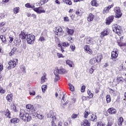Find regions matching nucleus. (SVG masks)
<instances>
[{"mask_svg": "<svg viewBox=\"0 0 126 126\" xmlns=\"http://www.w3.org/2000/svg\"><path fill=\"white\" fill-rule=\"evenodd\" d=\"M114 6V4H112L111 5H109L108 6L106 7L105 8H104L103 11V14H105V13H108L109 12V11L112 7Z\"/></svg>", "mask_w": 126, "mask_h": 126, "instance_id": "obj_12", "label": "nucleus"}, {"mask_svg": "<svg viewBox=\"0 0 126 126\" xmlns=\"http://www.w3.org/2000/svg\"><path fill=\"white\" fill-rule=\"evenodd\" d=\"M41 89L42 90V92H45V91H46V90H47V85H44L42 86Z\"/></svg>", "mask_w": 126, "mask_h": 126, "instance_id": "obj_42", "label": "nucleus"}, {"mask_svg": "<svg viewBox=\"0 0 126 126\" xmlns=\"http://www.w3.org/2000/svg\"><path fill=\"white\" fill-rule=\"evenodd\" d=\"M25 6H26V7H27L28 8H32L33 9H34V8H35L34 6L31 5L30 3H29L26 4Z\"/></svg>", "mask_w": 126, "mask_h": 126, "instance_id": "obj_35", "label": "nucleus"}, {"mask_svg": "<svg viewBox=\"0 0 126 126\" xmlns=\"http://www.w3.org/2000/svg\"><path fill=\"white\" fill-rule=\"evenodd\" d=\"M84 50L86 51L88 54H92V50L89 48V46L86 45L84 47Z\"/></svg>", "mask_w": 126, "mask_h": 126, "instance_id": "obj_25", "label": "nucleus"}, {"mask_svg": "<svg viewBox=\"0 0 126 126\" xmlns=\"http://www.w3.org/2000/svg\"><path fill=\"white\" fill-rule=\"evenodd\" d=\"M19 7H16L13 9V12L15 14H17V13H18L19 12Z\"/></svg>", "mask_w": 126, "mask_h": 126, "instance_id": "obj_34", "label": "nucleus"}, {"mask_svg": "<svg viewBox=\"0 0 126 126\" xmlns=\"http://www.w3.org/2000/svg\"><path fill=\"white\" fill-rule=\"evenodd\" d=\"M118 56H119V54H118V51H112L111 53V57L113 60V59H117L118 58Z\"/></svg>", "mask_w": 126, "mask_h": 126, "instance_id": "obj_16", "label": "nucleus"}, {"mask_svg": "<svg viewBox=\"0 0 126 126\" xmlns=\"http://www.w3.org/2000/svg\"><path fill=\"white\" fill-rule=\"evenodd\" d=\"M107 112L110 115H116L117 114V109L114 107H110L107 110Z\"/></svg>", "mask_w": 126, "mask_h": 126, "instance_id": "obj_9", "label": "nucleus"}, {"mask_svg": "<svg viewBox=\"0 0 126 126\" xmlns=\"http://www.w3.org/2000/svg\"><path fill=\"white\" fill-rule=\"evenodd\" d=\"M4 114L7 118H9V119L11 118V114H10V111H9L8 109H7L4 111Z\"/></svg>", "mask_w": 126, "mask_h": 126, "instance_id": "obj_18", "label": "nucleus"}, {"mask_svg": "<svg viewBox=\"0 0 126 126\" xmlns=\"http://www.w3.org/2000/svg\"><path fill=\"white\" fill-rule=\"evenodd\" d=\"M91 4L93 6H97V1H96V0H93L91 1Z\"/></svg>", "mask_w": 126, "mask_h": 126, "instance_id": "obj_38", "label": "nucleus"}, {"mask_svg": "<svg viewBox=\"0 0 126 126\" xmlns=\"http://www.w3.org/2000/svg\"><path fill=\"white\" fill-rule=\"evenodd\" d=\"M71 118H72V119H76V118H77V114H73L71 116Z\"/></svg>", "mask_w": 126, "mask_h": 126, "instance_id": "obj_61", "label": "nucleus"}, {"mask_svg": "<svg viewBox=\"0 0 126 126\" xmlns=\"http://www.w3.org/2000/svg\"><path fill=\"white\" fill-rule=\"evenodd\" d=\"M10 122L13 124H17V119L16 118L12 119Z\"/></svg>", "mask_w": 126, "mask_h": 126, "instance_id": "obj_44", "label": "nucleus"}, {"mask_svg": "<svg viewBox=\"0 0 126 126\" xmlns=\"http://www.w3.org/2000/svg\"><path fill=\"white\" fill-rule=\"evenodd\" d=\"M70 48L72 50V51L75 50V45H72L70 46Z\"/></svg>", "mask_w": 126, "mask_h": 126, "instance_id": "obj_58", "label": "nucleus"}, {"mask_svg": "<svg viewBox=\"0 0 126 126\" xmlns=\"http://www.w3.org/2000/svg\"><path fill=\"white\" fill-rule=\"evenodd\" d=\"M113 31L119 36L122 35V32H123L122 27L118 25L113 26Z\"/></svg>", "mask_w": 126, "mask_h": 126, "instance_id": "obj_3", "label": "nucleus"}, {"mask_svg": "<svg viewBox=\"0 0 126 126\" xmlns=\"http://www.w3.org/2000/svg\"><path fill=\"white\" fill-rule=\"evenodd\" d=\"M58 46L60 48V50H61L62 52L64 53V50H63V47L62 46L63 45L61 44H59Z\"/></svg>", "mask_w": 126, "mask_h": 126, "instance_id": "obj_43", "label": "nucleus"}, {"mask_svg": "<svg viewBox=\"0 0 126 126\" xmlns=\"http://www.w3.org/2000/svg\"><path fill=\"white\" fill-rule=\"evenodd\" d=\"M111 96L110 94H108L106 96V102L107 103H110L111 102Z\"/></svg>", "mask_w": 126, "mask_h": 126, "instance_id": "obj_39", "label": "nucleus"}, {"mask_svg": "<svg viewBox=\"0 0 126 126\" xmlns=\"http://www.w3.org/2000/svg\"><path fill=\"white\" fill-rule=\"evenodd\" d=\"M97 126H105V123L102 122H98Z\"/></svg>", "mask_w": 126, "mask_h": 126, "instance_id": "obj_45", "label": "nucleus"}, {"mask_svg": "<svg viewBox=\"0 0 126 126\" xmlns=\"http://www.w3.org/2000/svg\"><path fill=\"white\" fill-rule=\"evenodd\" d=\"M114 11L116 13V16L115 17L116 18H120L123 15V13L122 12H121V10L120 9V7H115L114 9Z\"/></svg>", "mask_w": 126, "mask_h": 126, "instance_id": "obj_5", "label": "nucleus"}, {"mask_svg": "<svg viewBox=\"0 0 126 126\" xmlns=\"http://www.w3.org/2000/svg\"><path fill=\"white\" fill-rule=\"evenodd\" d=\"M11 109L12 110V111H14V112H17V110L16 109V106L14 105L11 106Z\"/></svg>", "mask_w": 126, "mask_h": 126, "instance_id": "obj_46", "label": "nucleus"}, {"mask_svg": "<svg viewBox=\"0 0 126 126\" xmlns=\"http://www.w3.org/2000/svg\"><path fill=\"white\" fill-rule=\"evenodd\" d=\"M36 94V93L34 91H32L30 92V94L32 95V96H34Z\"/></svg>", "mask_w": 126, "mask_h": 126, "instance_id": "obj_53", "label": "nucleus"}, {"mask_svg": "<svg viewBox=\"0 0 126 126\" xmlns=\"http://www.w3.org/2000/svg\"><path fill=\"white\" fill-rule=\"evenodd\" d=\"M81 92H84L85 91V86H82L81 89Z\"/></svg>", "mask_w": 126, "mask_h": 126, "instance_id": "obj_59", "label": "nucleus"}, {"mask_svg": "<svg viewBox=\"0 0 126 126\" xmlns=\"http://www.w3.org/2000/svg\"><path fill=\"white\" fill-rule=\"evenodd\" d=\"M96 63H97L96 58H93L90 60V63H91V64H95Z\"/></svg>", "mask_w": 126, "mask_h": 126, "instance_id": "obj_31", "label": "nucleus"}, {"mask_svg": "<svg viewBox=\"0 0 126 126\" xmlns=\"http://www.w3.org/2000/svg\"><path fill=\"white\" fill-rule=\"evenodd\" d=\"M59 70L58 69H56V70L54 71V74L55 76H57V74H59Z\"/></svg>", "mask_w": 126, "mask_h": 126, "instance_id": "obj_60", "label": "nucleus"}, {"mask_svg": "<svg viewBox=\"0 0 126 126\" xmlns=\"http://www.w3.org/2000/svg\"><path fill=\"white\" fill-rule=\"evenodd\" d=\"M93 19H94V15L91 13L90 14L88 17V21L91 22V21H93Z\"/></svg>", "mask_w": 126, "mask_h": 126, "instance_id": "obj_28", "label": "nucleus"}, {"mask_svg": "<svg viewBox=\"0 0 126 126\" xmlns=\"http://www.w3.org/2000/svg\"><path fill=\"white\" fill-rule=\"evenodd\" d=\"M75 14L78 16H81L83 14V9L81 8L78 9L75 12Z\"/></svg>", "mask_w": 126, "mask_h": 126, "instance_id": "obj_15", "label": "nucleus"}, {"mask_svg": "<svg viewBox=\"0 0 126 126\" xmlns=\"http://www.w3.org/2000/svg\"><path fill=\"white\" fill-rule=\"evenodd\" d=\"M62 45L63 47H68L69 46V43H67V42H64L62 43Z\"/></svg>", "mask_w": 126, "mask_h": 126, "instance_id": "obj_41", "label": "nucleus"}, {"mask_svg": "<svg viewBox=\"0 0 126 126\" xmlns=\"http://www.w3.org/2000/svg\"><path fill=\"white\" fill-rule=\"evenodd\" d=\"M13 97V95L12 94H8L6 97V100H7L8 102H11L12 101Z\"/></svg>", "mask_w": 126, "mask_h": 126, "instance_id": "obj_22", "label": "nucleus"}, {"mask_svg": "<svg viewBox=\"0 0 126 126\" xmlns=\"http://www.w3.org/2000/svg\"><path fill=\"white\" fill-rule=\"evenodd\" d=\"M19 118L21 119L25 123L30 122L32 120V118L29 114L25 112V110L21 109L20 111V114L19 115Z\"/></svg>", "mask_w": 126, "mask_h": 126, "instance_id": "obj_1", "label": "nucleus"}, {"mask_svg": "<svg viewBox=\"0 0 126 126\" xmlns=\"http://www.w3.org/2000/svg\"><path fill=\"white\" fill-rule=\"evenodd\" d=\"M0 38L2 40V42H3V43H5V41H6V39H5V37L3 35H0Z\"/></svg>", "mask_w": 126, "mask_h": 126, "instance_id": "obj_48", "label": "nucleus"}, {"mask_svg": "<svg viewBox=\"0 0 126 126\" xmlns=\"http://www.w3.org/2000/svg\"><path fill=\"white\" fill-rule=\"evenodd\" d=\"M27 34L25 33L24 32H22L20 35L19 37L20 39H26V37H27Z\"/></svg>", "mask_w": 126, "mask_h": 126, "instance_id": "obj_23", "label": "nucleus"}, {"mask_svg": "<svg viewBox=\"0 0 126 126\" xmlns=\"http://www.w3.org/2000/svg\"><path fill=\"white\" fill-rule=\"evenodd\" d=\"M85 40L87 44H90V45L93 44V42H94V39L92 37L88 36L86 38Z\"/></svg>", "mask_w": 126, "mask_h": 126, "instance_id": "obj_13", "label": "nucleus"}, {"mask_svg": "<svg viewBox=\"0 0 126 126\" xmlns=\"http://www.w3.org/2000/svg\"><path fill=\"white\" fill-rule=\"evenodd\" d=\"M16 53V48H13L9 53V56H13Z\"/></svg>", "mask_w": 126, "mask_h": 126, "instance_id": "obj_30", "label": "nucleus"}, {"mask_svg": "<svg viewBox=\"0 0 126 126\" xmlns=\"http://www.w3.org/2000/svg\"><path fill=\"white\" fill-rule=\"evenodd\" d=\"M65 2H66V3L67 4H68L69 5H71V4H72L71 0H67Z\"/></svg>", "mask_w": 126, "mask_h": 126, "instance_id": "obj_55", "label": "nucleus"}, {"mask_svg": "<svg viewBox=\"0 0 126 126\" xmlns=\"http://www.w3.org/2000/svg\"><path fill=\"white\" fill-rule=\"evenodd\" d=\"M64 21H65L66 22L69 21V20L68 19V17H64Z\"/></svg>", "mask_w": 126, "mask_h": 126, "instance_id": "obj_62", "label": "nucleus"}, {"mask_svg": "<svg viewBox=\"0 0 126 126\" xmlns=\"http://www.w3.org/2000/svg\"><path fill=\"white\" fill-rule=\"evenodd\" d=\"M45 37H44L43 36H41L39 38V41H40V42H43V41H45Z\"/></svg>", "mask_w": 126, "mask_h": 126, "instance_id": "obj_56", "label": "nucleus"}, {"mask_svg": "<svg viewBox=\"0 0 126 126\" xmlns=\"http://www.w3.org/2000/svg\"><path fill=\"white\" fill-rule=\"evenodd\" d=\"M35 42V35L33 34H29L27 35V43L29 45H33Z\"/></svg>", "mask_w": 126, "mask_h": 126, "instance_id": "obj_2", "label": "nucleus"}, {"mask_svg": "<svg viewBox=\"0 0 126 126\" xmlns=\"http://www.w3.org/2000/svg\"><path fill=\"white\" fill-rule=\"evenodd\" d=\"M34 11L38 13V14H41V13H45L46 11L44 10L43 7H38L33 8Z\"/></svg>", "mask_w": 126, "mask_h": 126, "instance_id": "obj_6", "label": "nucleus"}, {"mask_svg": "<svg viewBox=\"0 0 126 126\" xmlns=\"http://www.w3.org/2000/svg\"><path fill=\"white\" fill-rule=\"evenodd\" d=\"M5 25V22H2L0 24V27H2V26H4Z\"/></svg>", "mask_w": 126, "mask_h": 126, "instance_id": "obj_63", "label": "nucleus"}, {"mask_svg": "<svg viewBox=\"0 0 126 126\" xmlns=\"http://www.w3.org/2000/svg\"><path fill=\"white\" fill-rule=\"evenodd\" d=\"M65 97H66V94H64L63 95L62 100L63 101V102H65Z\"/></svg>", "mask_w": 126, "mask_h": 126, "instance_id": "obj_57", "label": "nucleus"}, {"mask_svg": "<svg viewBox=\"0 0 126 126\" xmlns=\"http://www.w3.org/2000/svg\"><path fill=\"white\" fill-rule=\"evenodd\" d=\"M110 93L111 94H113V95H115V94H116V93H117V91H114V90H113V89H111V90H110Z\"/></svg>", "mask_w": 126, "mask_h": 126, "instance_id": "obj_51", "label": "nucleus"}, {"mask_svg": "<svg viewBox=\"0 0 126 126\" xmlns=\"http://www.w3.org/2000/svg\"><path fill=\"white\" fill-rule=\"evenodd\" d=\"M88 115H89V112L85 111L84 112V118H87L88 117Z\"/></svg>", "mask_w": 126, "mask_h": 126, "instance_id": "obj_52", "label": "nucleus"}, {"mask_svg": "<svg viewBox=\"0 0 126 126\" xmlns=\"http://www.w3.org/2000/svg\"><path fill=\"white\" fill-rule=\"evenodd\" d=\"M94 59H96L97 63H100L102 59H103V56H102V55L101 54H98L96 57L94 58Z\"/></svg>", "mask_w": 126, "mask_h": 126, "instance_id": "obj_20", "label": "nucleus"}, {"mask_svg": "<svg viewBox=\"0 0 126 126\" xmlns=\"http://www.w3.org/2000/svg\"><path fill=\"white\" fill-rule=\"evenodd\" d=\"M58 69L59 74H63V73H65V69L63 68L62 67H60Z\"/></svg>", "mask_w": 126, "mask_h": 126, "instance_id": "obj_26", "label": "nucleus"}, {"mask_svg": "<svg viewBox=\"0 0 126 126\" xmlns=\"http://www.w3.org/2000/svg\"><path fill=\"white\" fill-rule=\"evenodd\" d=\"M107 35H109V31L108 30L106 29L100 33V37L104 38V37L107 36Z\"/></svg>", "mask_w": 126, "mask_h": 126, "instance_id": "obj_14", "label": "nucleus"}, {"mask_svg": "<svg viewBox=\"0 0 126 126\" xmlns=\"http://www.w3.org/2000/svg\"><path fill=\"white\" fill-rule=\"evenodd\" d=\"M13 41V37H9V41L10 43H12Z\"/></svg>", "mask_w": 126, "mask_h": 126, "instance_id": "obj_64", "label": "nucleus"}, {"mask_svg": "<svg viewBox=\"0 0 126 126\" xmlns=\"http://www.w3.org/2000/svg\"><path fill=\"white\" fill-rule=\"evenodd\" d=\"M96 68H95V66H92L91 68L90 69V73L92 74L93 72H94V70H95Z\"/></svg>", "mask_w": 126, "mask_h": 126, "instance_id": "obj_37", "label": "nucleus"}, {"mask_svg": "<svg viewBox=\"0 0 126 126\" xmlns=\"http://www.w3.org/2000/svg\"><path fill=\"white\" fill-rule=\"evenodd\" d=\"M26 108L27 109H28L29 110H32V112H36V110L34 109V106L30 104H27L26 105Z\"/></svg>", "mask_w": 126, "mask_h": 126, "instance_id": "obj_21", "label": "nucleus"}, {"mask_svg": "<svg viewBox=\"0 0 126 126\" xmlns=\"http://www.w3.org/2000/svg\"><path fill=\"white\" fill-rule=\"evenodd\" d=\"M82 126H90V124L88 122V121L85 120L81 123Z\"/></svg>", "mask_w": 126, "mask_h": 126, "instance_id": "obj_19", "label": "nucleus"}, {"mask_svg": "<svg viewBox=\"0 0 126 126\" xmlns=\"http://www.w3.org/2000/svg\"><path fill=\"white\" fill-rule=\"evenodd\" d=\"M47 117L48 118H51L53 121H56V120H57V118H56V113H54L52 110L50 111L47 114Z\"/></svg>", "mask_w": 126, "mask_h": 126, "instance_id": "obj_7", "label": "nucleus"}, {"mask_svg": "<svg viewBox=\"0 0 126 126\" xmlns=\"http://www.w3.org/2000/svg\"><path fill=\"white\" fill-rule=\"evenodd\" d=\"M123 123H124V118L123 117L119 118L118 120V126H123Z\"/></svg>", "mask_w": 126, "mask_h": 126, "instance_id": "obj_29", "label": "nucleus"}, {"mask_svg": "<svg viewBox=\"0 0 126 126\" xmlns=\"http://www.w3.org/2000/svg\"><path fill=\"white\" fill-rule=\"evenodd\" d=\"M112 84H113V85H114V86H117L118 85V84H119L117 82L116 80H114L112 82Z\"/></svg>", "mask_w": 126, "mask_h": 126, "instance_id": "obj_50", "label": "nucleus"}, {"mask_svg": "<svg viewBox=\"0 0 126 126\" xmlns=\"http://www.w3.org/2000/svg\"><path fill=\"white\" fill-rule=\"evenodd\" d=\"M32 114L34 117H37V118H38V119L39 120H43V119H44V116H43L42 114H39L38 111L36 112L33 111Z\"/></svg>", "mask_w": 126, "mask_h": 126, "instance_id": "obj_10", "label": "nucleus"}, {"mask_svg": "<svg viewBox=\"0 0 126 126\" xmlns=\"http://www.w3.org/2000/svg\"><path fill=\"white\" fill-rule=\"evenodd\" d=\"M123 80H124V78L121 77H117V78L116 79V81L118 84L119 83H121V82H123Z\"/></svg>", "mask_w": 126, "mask_h": 126, "instance_id": "obj_32", "label": "nucleus"}, {"mask_svg": "<svg viewBox=\"0 0 126 126\" xmlns=\"http://www.w3.org/2000/svg\"><path fill=\"white\" fill-rule=\"evenodd\" d=\"M55 31V34L59 37L63 35V29L61 27H56Z\"/></svg>", "mask_w": 126, "mask_h": 126, "instance_id": "obj_4", "label": "nucleus"}, {"mask_svg": "<svg viewBox=\"0 0 126 126\" xmlns=\"http://www.w3.org/2000/svg\"><path fill=\"white\" fill-rule=\"evenodd\" d=\"M17 62H18V60L16 59H15L13 60H11L9 62V65L11 67H15L17 64Z\"/></svg>", "mask_w": 126, "mask_h": 126, "instance_id": "obj_8", "label": "nucleus"}, {"mask_svg": "<svg viewBox=\"0 0 126 126\" xmlns=\"http://www.w3.org/2000/svg\"><path fill=\"white\" fill-rule=\"evenodd\" d=\"M67 33L69 36H71L74 33V30L66 28Z\"/></svg>", "mask_w": 126, "mask_h": 126, "instance_id": "obj_24", "label": "nucleus"}, {"mask_svg": "<svg viewBox=\"0 0 126 126\" xmlns=\"http://www.w3.org/2000/svg\"><path fill=\"white\" fill-rule=\"evenodd\" d=\"M46 74L44 73L43 74V76H42L40 80V83H41V84H43V83H44V82H45L47 80V78H46Z\"/></svg>", "mask_w": 126, "mask_h": 126, "instance_id": "obj_27", "label": "nucleus"}, {"mask_svg": "<svg viewBox=\"0 0 126 126\" xmlns=\"http://www.w3.org/2000/svg\"><path fill=\"white\" fill-rule=\"evenodd\" d=\"M66 64L69 65L70 67H73L74 66V64L72 61L69 60H67L66 61Z\"/></svg>", "mask_w": 126, "mask_h": 126, "instance_id": "obj_17", "label": "nucleus"}, {"mask_svg": "<svg viewBox=\"0 0 126 126\" xmlns=\"http://www.w3.org/2000/svg\"><path fill=\"white\" fill-rule=\"evenodd\" d=\"M57 57L59 59L61 58H64V56L62 54V53H57Z\"/></svg>", "mask_w": 126, "mask_h": 126, "instance_id": "obj_47", "label": "nucleus"}, {"mask_svg": "<svg viewBox=\"0 0 126 126\" xmlns=\"http://www.w3.org/2000/svg\"><path fill=\"white\" fill-rule=\"evenodd\" d=\"M97 118V117H96V115L92 114L91 116V121H95V120H96V119Z\"/></svg>", "mask_w": 126, "mask_h": 126, "instance_id": "obj_40", "label": "nucleus"}, {"mask_svg": "<svg viewBox=\"0 0 126 126\" xmlns=\"http://www.w3.org/2000/svg\"><path fill=\"white\" fill-rule=\"evenodd\" d=\"M0 93H2V94H4L5 93V90H3L2 88H0Z\"/></svg>", "mask_w": 126, "mask_h": 126, "instance_id": "obj_54", "label": "nucleus"}, {"mask_svg": "<svg viewBox=\"0 0 126 126\" xmlns=\"http://www.w3.org/2000/svg\"><path fill=\"white\" fill-rule=\"evenodd\" d=\"M58 80H60V77L59 76V74H56L54 81L55 82H56V81H58Z\"/></svg>", "mask_w": 126, "mask_h": 126, "instance_id": "obj_49", "label": "nucleus"}, {"mask_svg": "<svg viewBox=\"0 0 126 126\" xmlns=\"http://www.w3.org/2000/svg\"><path fill=\"white\" fill-rule=\"evenodd\" d=\"M114 18H115V16H111L106 19V24L107 25H110L113 21L114 20Z\"/></svg>", "mask_w": 126, "mask_h": 126, "instance_id": "obj_11", "label": "nucleus"}, {"mask_svg": "<svg viewBox=\"0 0 126 126\" xmlns=\"http://www.w3.org/2000/svg\"><path fill=\"white\" fill-rule=\"evenodd\" d=\"M88 95L89 96V98H91L93 97V94L91 93V91L90 90H88L87 91Z\"/></svg>", "mask_w": 126, "mask_h": 126, "instance_id": "obj_36", "label": "nucleus"}, {"mask_svg": "<svg viewBox=\"0 0 126 126\" xmlns=\"http://www.w3.org/2000/svg\"><path fill=\"white\" fill-rule=\"evenodd\" d=\"M68 86L69 87L70 91L73 92V91H74V86H73V85H72V84L71 83H68Z\"/></svg>", "mask_w": 126, "mask_h": 126, "instance_id": "obj_33", "label": "nucleus"}]
</instances>
